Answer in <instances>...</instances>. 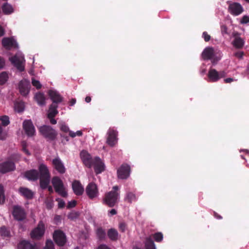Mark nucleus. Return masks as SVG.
Here are the masks:
<instances>
[{
  "label": "nucleus",
  "instance_id": "nucleus-1",
  "mask_svg": "<svg viewBox=\"0 0 249 249\" xmlns=\"http://www.w3.org/2000/svg\"><path fill=\"white\" fill-rule=\"evenodd\" d=\"M38 173L40 187L42 189H46L50 182L51 174L47 165L43 163L38 166Z\"/></svg>",
  "mask_w": 249,
  "mask_h": 249
},
{
  "label": "nucleus",
  "instance_id": "nucleus-2",
  "mask_svg": "<svg viewBox=\"0 0 249 249\" xmlns=\"http://www.w3.org/2000/svg\"><path fill=\"white\" fill-rule=\"evenodd\" d=\"M119 187L118 186H114L112 190L106 193L103 198V203L109 207H114L118 202L120 194L118 192Z\"/></svg>",
  "mask_w": 249,
  "mask_h": 249
},
{
  "label": "nucleus",
  "instance_id": "nucleus-3",
  "mask_svg": "<svg viewBox=\"0 0 249 249\" xmlns=\"http://www.w3.org/2000/svg\"><path fill=\"white\" fill-rule=\"evenodd\" d=\"M153 238L156 242H160L163 240V234L160 232H157L146 237L144 241L145 249H156Z\"/></svg>",
  "mask_w": 249,
  "mask_h": 249
},
{
  "label": "nucleus",
  "instance_id": "nucleus-4",
  "mask_svg": "<svg viewBox=\"0 0 249 249\" xmlns=\"http://www.w3.org/2000/svg\"><path fill=\"white\" fill-rule=\"evenodd\" d=\"M39 132L45 139L49 141L54 140L57 135L55 129L50 125H43L38 128Z\"/></svg>",
  "mask_w": 249,
  "mask_h": 249
},
{
  "label": "nucleus",
  "instance_id": "nucleus-5",
  "mask_svg": "<svg viewBox=\"0 0 249 249\" xmlns=\"http://www.w3.org/2000/svg\"><path fill=\"white\" fill-rule=\"evenodd\" d=\"M52 183L56 193L63 197L67 196L68 194L65 190L64 183L59 177H53L52 179Z\"/></svg>",
  "mask_w": 249,
  "mask_h": 249
},
{
  "label": "nucleus",
  "instance_id": "nucleus-6",
  "mask_svg": "<svg viewBox=\"0 0 249 249\" xmlns=\"http://www.w3.org/2000/svg\"><path fill=\"white\" fill-rule=\"evenodd\" d=\"M46 231L45 225L44 222L39 221L37 226L30 232V237L33 240H40L44 235Z\"/></svg>",
  "mask_w": 249,
  "mask_h": 249
},
{
  "label": "nucleus",
  "instance_id": "nucleus-7",
  "mask_svg": "<svg viewBox=\"0 0 249 249\" xmlns=\"http://www.w3.org/2000/svg\"><path fill=\"white\" fill-rule=\"evenodd\" d=\"M9 60L20 71H23L24 70L25 59L22 55L16 54L14 56L10 57Z\"/></svg>",
  "mask_w": 249,
  "mask_h": 249
},
{
  "label": "nucleus",
  "instance_id": "nucleus-8",
  "mask_svg": "<svg viewBox=\"0 0 249 249\" xmlns=\"http://www.w3.org/2000/svg\"><path fill=\"white\" fill-rule=\"evenodd\" d=\"M53 239L59 247H63L67 242L65 233L60 230H55L53 233Z\"/></svg>",
  "mask_w": 249,
  "mask_h": 249
},
{
  "label": "nucleus",
  "instance_id": "nucleus-9",
  "mask_svg": "<svg viewBox=\"0 0 249 249\" xmlns=\"http://www.w3.org/2000/svg\"><path fill=\"white\" fill-rule=\"evenodd\" d=\"M12 215L14 218L18 221H23L26 217L25 210L19 205H14L13 207Z\"/></svg>",
  "mask_w": 249,
  "mask_h": 249
},
{
  "label": "nucleus",
  "instance_id": "nucleus-10",
  "mask_svg": "<svg viewBox=\"0 0 249 249\" xmlns=\"http://www.w3.org/2000/svg\"><path fill=\"white\" fill-rule=\"evenodd\" d=\"M107 143L110 147H113L117 142L118 132L113 128H109L107 132Z\"/></svg>",
  "mask_w": 249,
  "mask_h": 249
},
{
  "label": "nucleus",
  "instance_id": "nucleus-11",
  "mask_svg": "<svg viewBox=\"0 0 249 249\" xmlns=\"http://www.w3.org/2000/svg\"><path fill=\"white\" fill-rule=\"evenodd\" d=\"M83 164L88 168H90L93 165L94 158L87 151L82 150L80 154Z\"/></svg>",
  "mask_w": 249,
  "mask_h": 249
},
{
  "label": "nucleus",
  "instance_id": "nucleus-12",
  "mask_svg": "<svg viewBox=\"0 0 249 249\" xmlns=\"http://www.w3.org/2000/svg\"><path fill=\"white\" fill-rule=\"evenodd\" d=\"M23 128L28 137H32L35 135L36 129L31 120H26L23 122Z\"/></svg>",
  "mask_w": 249,
  "mask_h": 249
},
{
  "label": "nucleus",
  "instance_id": "nucleus-13",
  "mask_svg": "<svg viewBox=\"0 0 249 249\" xmlns=\"http://www.w3.org/2000/svg\"><path fill=\"white\" fill-rule=\"evenodd\" d=\"M52 166L60 174H64L66 171L64 164L58 157L53 159Z\"/></svg>",
  "mask_w": 249,
  "mask_h": 249
},
{
  "label": "nucleus",
  "instance_id": "nucleus-14",
  "mask_svg": "<svg viewBox=\"0 0 249 249\" xmlns=\"http://www.w3.org/2000/svg\"><path fill=\"white\" fill-rule=\"evenodd\" d=\"M15 169V164L12 160H6L0 163V173L2 174L14 171Z\"/></svg>",
  "mask_w": 249,
  "mask_h": 249
},
{
  "label": "nucleus",
  "instance_id": "nucleus-15",
  "mask_svg": "<svg viewBox=\"0 0 249 249\" xmlns=\"http://www.w3.org/2000/svg\"><path fill=\"white\" fill-rule=\"evenodd\" d=\"M130 167L127 164H123L117 170V175L119 178L126 179L130 175Z\"/></svg>",
  "mask_w": 249,
  "mask_h": 249
},
{
  "label": "nucleus",
  "instance_id": "nucleus-16",
  "mask_svg": "<svg viewBox=\"0 0 249 249\" xmlns=\"http://www.w3.org/2000/svg\"><path fill=\"white\" fill-rule=\"evenodd\" d=\"M86 192L90 199H93L98 195V191L97 185L93 183H89L86 188Z\"/></svg>",
  "mask_w": 249,
  "mask_h": 249
},
{
  "label": "nucleus",
  "instance_id": "nucleus-17",
  "mask_svg": "<svg viewBox=\"0 0 249 249\" xmlns=\"http://www.w3.org/2000/svg\"><path fill=\"white\" fill-rule=\"evenodd\" d=\"M229 12L234 16H238L243 12L242 5L237 2H233L229 6Z\"/></svg>",
  "mask_w": 249,
  "mask_h": 249
},
{
  "label": "nucleus",
  "instance_id": "nucleus-18",
  "mask_svg": "<svg viewBox=\"0 0 249 249\" xmlns=\"http://www.w3.org/2000/svg\"><path fill=\"white\" fill-rule=\"evenodd\" d=\"M92 166L94 167V171L96 174H100L105 170V165L98 157L94 158Z\"/></svg>",
  "mask_w": 249,
  "mask_h": 249
},
{
  "label": "nucleus",
  "instance_id": "nucleus-19",
  "mask_svg": "<svg viewBox=\"0 0 249 249\" xmlns=\"http://www.w3.org/2000/svg\"><path fill=\"white\" fill-rule=\"evenodd\" d=\"M30 87V82L26 79L21 80L18 84V88L20 94L26 96L29 92Z\"/></svg>",
  "mask_w": 249,
  "mask_h": 249
},
{
  "label": "nucleus",
  "instance_id": "nucleus-20",
  "mask_svg": "<svg viewBox=\"0 0 249 249\" xmlns=\"http://www.w3.org/2000/svg\"><path fill=\"white\" fill-rule=\"evenodd\" d=\"M19 194L26 199H32L35 193L31 190L25 187H20L18 188Z\"/></svg>",
  "mask_w": 249,
  "mask_h": 249
},
{
  "label": "nucleus",
  "instance_id": "nucleus-21",
  "mask_svg": "<svg viewBox=\"0 0 249 249\" xmlns=\"http://www.w3.org/2000/svg\"><path fill=\"white\" fill-rule=\"evenodd\" d=\"M48 94L53 102L52 104H54L55 105H58V104L62 102L63 100V98L56 91L50 90Z\"/></svg>",
  "mask_w": 249,
  "mask_h": 249
},
{
  "label": "nucleus",
  "instance_id": "nucleus-22",
  "mask_svg": "<svg viewBox=\"0 0 249 249\" xmlns=\"http://www.w3.org/2000/svg\"><path fill=\"white\" fill-rule=\"evenodd\" d=\"M24 177L30 181H35L39 178V173L36 169H31L25 172Z\"/></svg>",
  "mask_w": 249,
  "mask_h": 249
},
{
  "label": "nucleus",
  "instance_id": "nucleus-23",
  "mask_svg": "<svg viewBox=\"0 0 249 249\" xmlns=\"http://www.w3.org/2000/svg\"><path fill=\"white\" fill-rule=\"evenodd\" d=\"M72 189L74 193L78 196H81L84 193V187L79 180H74L72 183Z\"/></svg>",
  "mask_w": 249,
  "mask_h": 249
},
{
  "label": "nucleus",
  "instance_id": "nucleus-24",
  "mask_svg": "<svg viewBox=\"0 0 249 249\" xmlns=\"http://www.w3.org/2000/svg\"><path fill=\"white\" fill-rule=\"evenodd\" d=\"M18 249H36L35 243L32 244L30 241L26 240H21L18 244Z\"/></svg>",
  "mask_w": 249,
  "mask_h": 249
},
{
  "label": "nucleus",
  "instance_id": "nucleus-25",
  "mask_svg": "<svg viewBox=\"0 0 249 249\" xmlns=\"http://www.w3.org/2000/svg\"><path fill=\"white\" fill-rule=\"evenodd\" d=\"M2 44L6 49L16 48L17 46L16 41L11 37H4L2 40Z\"/></svg>",
  "mask_w": 249,
  "mask_h": 249
},
{
  "label": "nucleus",
  "instance_id": "nucleus-26",
  "mask_svg": "<svg viewBox=\"0 0 249 249\" xmlns=\"http://www.w3.org/2000/svg\"><path fill=\"white\" fill-rule=\"evenodd\" d=\"M214 55V49L213 47H207L202 53V57L204 60L212 59Z\"/></svg>",
  "mask_w": 249,
  "mask_h": 249
},
{
  "label": "nucleus",
  "instance_id": "nucleus-27",
  "mask_svg": "<svg viewBox=\"0 0 249 249\" xmlns=\"http://www.w3.org/2000/svg\"><path fill=\"white\" fill-rule=\"evenodd\" d=\"M218 72L214 69H211L209 70L208 73L209 81L211 82H215L219 80Z\"/></svg>",
  "mask_w": 249,
  "mask_h": 249
},
{
  "label": "nucleus",
  "instance_id": "nucleus-28",
  "mask_svg": "<svg viewBox=\"0 0 249 249\" xmlns=\"http://www.w3.org/2000/svg\"><path fill=\"white\" fill-rule=\"evenodd\" d=\"M58 105H55L54 104H52L49 107L47 117H55V116L58 113L57 110Z\"/></svg>",
  "mask_w": 249,
  "mask_h": 249
},
{
  "label": "nucleus",
  "instance_id": "nucleus-29",
  "mask_svg": "<svg viewBox=\"0 0 249 249\" xmlns=\"http://www.w3.org/2000/svg\"><path fill=\"white\" fill-rule=\"evenodd\" d=\"M3 13L5 15H9L14 12V9L12 6L8 3H5L1 7Z\"/></svg>",
  "mask_w": 249,
  "mask_h": 249
},
{
  "label": "nucleus",
  "instance_id": "nucleus-30",
  "mask_svg": "<svg viewBox=\"0 0 249 249\" xmlns=\"http://www.w3.org/2000/svg\"><path fill=\"white\" fill-rule=\"evenodd\" d=\"M107 236L110 240L116 241L118 239V231L114 229H109L107 231Z\"/></svg>",
  "mask_w": 249,
  "mask_h": 249
},
{
  "label": "nucleus",
  "instance_id": "nucleus-31",
  "mask_svg": "<svg viewBox=\"0 0 249 249\" xmlns=\"http://www.w3.org/2000/svg\"><path fill=\"white\" fill-rule=\"evenodd\" d=\"M35 99L39 105H44L45 103V97L43 93L38 92L35 95Z\"/></svg>",
  "mask_w": 249,
  "mask_h": 249
},
{
  "label": "nucleus",
  "instance_id": "nucleus-32",
  "mask_svg": "<svg viewBox=\"0 0 249 249\" xmlns=\"http://www.w3.org/2000/svg\"><path fill=\"white\" fill-rule=\"evenodd\" d=\"M244 45V41L240 37H236L233 41V45L237 49H241Z\"/></svg>",
  "mask_w": 249,
  "mask_h": 249
},
{
  "label": "nucleus",
  "instance_id": "nucleus-33",
  "mask_svg": "<svg viewBox=\"0 0 249 249\" xmlns=\"http://www.w3.org/2000/svg\"><path fill=\"white\" fill-rule=\"evenodd\" d=\"M137 200L136 195L132 192H128L124 198V200L128 203H131L133 201Z\"/></svg>",
  "mask_w": 249,
  "mask_h": 249
},
{
  "label": "nucleus",
  "instance_id": "nucleus-34",
  "mask_svg": "<svg viewBox=\"0 0 249 249\" xmlns=\"http://www.w3.org/2000/svg\"><path fill=\"white\" fill-rule=\"evenodd\" d=\"M96 234L98 238L100 240H102L105 239L106 233L104 230L102 228H99L96 230Z\"/></svg>",
  "mask_w": 249,
  "mask_h": 249
},
{
  "label": "nucleus",
  "instance_id": "nucleus-35",
  "mask_svg": "<svg viewBox=\"0 0 249 249\" xmlns=\"http://www.w3.org/2000/svg\"><path fill=\"white\" fill-rule=\"evenodd\" d=\"M8 75L7 72L3 71L0 73V85L4 84L8 79Z\"/></svg>",
  "mask_w": 249,
  "mask_h": 249
},
{
  "label": "nucleus",
  "instance_id": "nucleus-36",
  "mask_svg": "<svg viewBox=\"0 0 249 249\" xmlns=\"http://www.w3.org/2000/svg\"><path fill=\"white\" fill-rule=\"evenodd\" d=\"M45 203L46 208L48 210L52 209L53 206V198L51 197H47L45 200Z\"/></svg>",
  "mask_w": 249,
  "mask_h": 249
},
{
  "label": "nucleus",
  "instance_id": "nucleus-37",
  "mask_svg": "<svg viewBox=\"0 0 249 249\" xmlns=\"http://www.w3.org/2000/svg\"><path fill=\"white\" fill-rule=\"evenodd\" d=\"M0 121L2 125L4 126H6L10 124L9 118L6 115L0 116Z\"/></svg>",
  "mask_w": 249,
  "mask_h": 249
},
{
  "label": "nucleus",
  "instance_id": "nucleus-38",
  "mask_svg": "<svg viewBox=\"0 0 249 249\" xmlns=\"http://www.w3.org/2000/svg\"><path fill=\"white\" fill-rule=\"evenodd\" d=\"M15 109L18 112H22L24 110V104L22 102H17L15 103Z\"/></svg>",
  "mask_w": 249,
  "mask_h": 249
},
{
  "label": "nucleus",
  "instance_id": "nucleus-39",
  "mask_svg": "<svg viewBox=\"0 0 249 249\" xmlns=\"http://www.w3.org/2000/svg\"><path fill=\"white\" fill-rule=\"evenodd\" d=\"M5 201L4 190L3 186L0 184V205L4 203Z\"/></svg>",
  "mask_w": 249,
  "mask_h": 249
},
{
  "label": "nucleus",
  "instance_id": "nucleus-40",
  "mask_svg": "<svg viewBox=\"0 0 249 249\" xmlns=\"http://www.w3.org/2000/svg\"><path fill=\"white\" fill-rule=\"evenodd\" d=\"M0 234L1 236L4 237H9L10 235V232L5 226H2L0 228Z\"/></svg>",
  "mask_w": 249,
  "mask_h": 249
},
{
  "label": "nucleus",
  "instance_id": "nucleus-41",
  "mask_svg": "<svg viewBox=\"0 0 249 249\" xmlns=\"http://www.w3.org/2000/svg\"><path fill=\"white\" fill-rule=\"evenodd\" d=\"M44 249H55L54 244L51 240H47L46 242Z\"/></svg>",
  "mask_w": 249,
  "mask_h": 249
},
{
  "label": "nucleus",
  "instance_id": "nucleus-42",
  "mask_svg": "<svg viewBox=\"0 0 249 249\" xmlns=\"http://www.w3.org/2000/svg\"><path fill=\"white\" fill-rule=\"evenodd\" d=\"M32 84L33 86L35 87L38 89L41 88L42 85L40 82L34 78L32 79Z\"/></svg>",
  "mask_w": 249,
  "mask_h": 249
},
{
  "label": "nucleus",
  "instance_id": "nucleus-43",
  "mask_svg": "<svg viewBox=\"0 0 249 249\" xmlns=\"http://www.w3.org/2000/svg\"><path fill=\"white\" fill-rule=\"evenodd\" d=\"M7 137V133L3 131L1 126L0 125V140H4Z\"/></svg>",
  "mask_w": 249,
  "mask_h": 249
},
{
  "label": "nucleus",
  "instance_id": "nucleus-44",
  "mask_svg": "<svg viewBox=\"0 0 249 249\" xmlns=\"http://www.w3.org/2000/svg\"><path fill=\"white\" fill-rule=\"evenodd\" d=\"M79 214L77 212H71L68 214V217L69 219L73 220L77 218Z\"/></svg>",
  "mask_w": 249,
  "mask_h": 249
},
{
  "label": "nucleus",
  "instance_id": "nucleus-45",
  "mask_svg": "<svg viewBox=\"0 0 249 249\" xmlns=\"http://www.w3.org/2000/svg\"><path fill=\"white\" fill-rule=\"evenodd\" d=\"M56 201L58 202V208L62 209L65 207V202L63 200L60 199V198H56Z\"/></svg>",
  "mask_w": 249,
  "mask_h": 249
},
{
  "label": "nucleus",
  "instance_id": "nucleus-46",
  "mask_svg": "<svg viewBox=\"0 0 249 249\" xmlns=\"http://www.w3.org/2000/svg\"><path fill=\"white\" fill-rule=\"evenodd\" d=\"M21 145H22V151L26 154H27V155H30V153L29 152L28 150L26 148V147H27V144H26V142H22V143H21Z\"/></svg>",
  "mask_w": 249,
  "mask_h": 249
},
{
  "label": "nucleus",
  "instance_id": "nucleus-47",
  "mask_svg": "<svg viewBox=\"0 0 249 249\" xmlns=\"http://www.w3.org/2000/svg\"><path fill=\"white\" fill-rule=\"evenodd\" d=\"M76 204L77 201L75 200H73L68 202L67 207L68 209L74 208L76 205Z\"/></svg>",
  "mask_w": 249,
  "mask_h": 249
},
{
  "label": "nucleus",
  "instance_id": "nucleus-48",
  "mask_svg": "<svg viewBox=\"0 0 249 249\" xmlns=\"http://www.w3.org/2000/svg\"><path fill=\"white\" fill-rule=\"evenodd\" d=\"M249 22V17L248 16H244L241 19L240 23L241 24H246Z\"/></svg>",
  "mask_w": 249,
  "mask_h": 249
},
{
  "label": "nucleus",
  "instance_id": "nucleus-49",
  "mask_svg": "<svg viewBox=\"0 0 249 249\" xmlns=\"http://www.w3.org/2000/svg\"><path fill=\"white\" fill-rule=\"evenodd\" d=\"M221 31L223 35L228 34V28L225 25H222L221 26Z\"/></svg>",
  "mask_w": 249,
  "mask_h": 249
},
{
  "label": "nucleus",
  "instance_id": "nucleus-50",
  "mask_svg": "<svg viewBox=\"0 0 249 249\" xmlns=\"http://www.w3.org/2000/svg\"><path fill=\"white\" fill-rule=\"evenodd\" d=\"M60 130L64 132H68L70 131L69 127L65 124H62L60 126Z\"/></svg>",
  "mask_w": 249,
  "mask_h": 249
},
{
  "label": "nucleus",
  "instance_id": "nucleus-51",
  "mask_svg": "<svg viewBox=\"0 0 249 249\" xmlns=\"http://www.w3.org/2000/svg\"><path fill=\"white\" fill-rule=\"evenodd\" d=\"M203 37L205 41L208 42L211 39V36L206 32H204L202 34Z\"/></svg>",
  "mask_w": 249,
  "mask_h": 249
},
{
  "label": "nucleus",
  "instance_id": "nucleus-52",
  "mask_svg": "<svg viewBox=\"0 0 249 249\" xmlns=\"http://www.w3.org/2000/svg\"><path fill=\"white\" fill-rule=\"evenodd\" d=\"M126 225L124 222H122L119 224V229L122 232H124L125 231Z\"/></svg>",
  "mask_w": 249,
  "mask_h": 249
},
{
  "label": "nucleus",
  "instance_id": "nucleus-53",
  "mask_svg": "<svg viewBox=\"0 0 249 249\" xmlns=\"http://www.w3.org/2000/svg\"><path fill=\"white\" fill-rule=\"evenodd\" d=\"M244 55V53L243 52H237L234 54V55L239 59H242Z\"/></svg>",
  "mask_w": 249,
  "mask_h": 249
},
{
  "label": "nucleus",
  "instance_id": "nucleus-54",
  "mask_svg": "<svg viewBox=\"0 0 249 249\" xmlns=\"http://www.w3.org/2000/svg\"><path fill=\"white\" fill-rule=\"evenodd\" d=\"M5 66V60L0 56V70L3 69Z\"/></svg>",
  "mask_w": 249,
  "mask_h": 249
},
{
  "label": "nucleus",
  "instance_id": "nucleus-55",
  "mask_svg": "<svg viewBox=\"0 0 249 249\" xmlns=\"http://www.w3.org/2000/svg\"><path fill=\"white\" fill-rule=\"evenodd\" d=\"M97 249H111L107 246L105 244H101L99 245Z\"/></svg>",
  "mask_w": 249,
  "mask_h": 249
},
{
  "label": "nucleus",
  "instance_id": "nucleus-56",
  "mask_svg": "<svg viewBox=\"0 0 249 249\" xmlns=\"http://www.w3.org/2000/svg\"><path fill=\"white\" fill-rule=\"evenodd\" d=\"M218 74L219 75V79L226 76V73L225 71H220L218 72Z\"/></svg>",
  "mask_w": 249,
  "mask_h": 249
},
{
  "label": "nucleus",
  "instance_id": "nucleus-57",
  "mask_svg": "<svg viewBox=\"0 0 249 249\" xmlns=\"http://www.w3.org/2000/svg\"><path fill=\"white\" fill-rule=\"evenodd\" d=\"M48 119L50 120L51 124H56L57 121L54 118V117H47Z\"/></svg>",
  "mask_w": 249,
  "mask_h": 249
},
{
  "label": "nucleus",
  "instance_id": "nucleus-58",
  "mask_svg": "<svg viewBox=\"0 0 249 249\" xmlns=\"http://www.w3.org/2000/svg\"><path fill=\"white\" fill-rule=\"evenodd\" d=\"M224 82L226 83H230L234 81V79L232 78H227L224 80Z\"/></svg>",
  "mask_w": 249,
  "mask_h": 249
},
{
  "label": "nucleus",
  "instance_id": "nucleus-59",
  "mask_svg": "<svg viewBox=\"0 0 249 249\" xmlns=\"http://www.w3.org/2000/svg\"><path fill=\"white\" fill-rule=\"evenodd\" d=\"M5 34V30L0 25V36H2Z\"/></svg>",
  "mask_w": 249,
  "mask_h": 249
},
{
  "label": "nucleus",
  "instance_id": "nucleus-60",
  "mask_svg": "<svg viewBox=\"0 0 249 249\" xmlns=\"http://www.w3.org/2000/svg\"><path fill=\"white\" fill-rule=\"evenodd\" d=\"M108 213L110 214V215L111 216V215H115L117 213V211L116 210L113 209H111V210H110L108 212Z\"/></svg>",
  "mask_w": 249,
  "mask_h": 249
},
{
  "label": "nucleus",
  "instance_id": "nucleus-61",
  "mask_svg": "<svg viewBox=\"0 0 249 249\" xmlns=\"http://www.w3.org/2000/svg\"><path fill=\"white\" fill-rule=\"evenodd\" d=\"M213 215L216 218L218 219H221L222 218V217L221 215L215 212H214Z\"/></svg>",
  "mask_w": 249,
  "mask_h": 249
},
{
  "label": "nucleus",
  "instance_id": "nucleus-62",
  "mask_svg": "<svg viewBox=\"0 0 249 249\" xmlns=\"http://www.w3.org/2000/svg\"><path fill=\"white\" fill-rule=\"evenodd\" d=\"M69 135L71 138H74L76 136V133L72 131H69Z\"/></svg>",
  "mask_w": 249,
  "mask_h": 249
},
{
  "label": "nucleus",
  "instance_id": "nucleus-63",
  "mask_svg": "<svg viewBox=\"0 0 249 249\" xmlns=\"http://www.w3.org/2000/svg\"><path fill=\"white\" fill-rule=\"evenodd\" d=\"M75 103H76V99L73 98L70 102V106H72L75 104Z\"/></svg>",
  "mask_w": 249,
  "mask_h": 249
},
{
  "label": "nucleus",
  "instance_id": "nucleus-64",
  "mask_svg": "<svg viewBox=\"0 0 249 249\" xmlns=\"http://www.w3.org/2000/svg\"><path fill=\"white\" fill-rule=\"evenodd\" d=\"M48 188V191L50 192V194H52L53 193V189L52 186L48 185V187H47Z\"/></svg>",
  "mask_w": 249,
  "mask_h": 249
}]
</instances>
